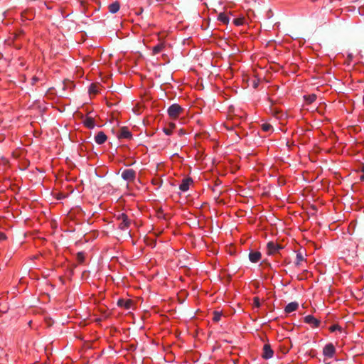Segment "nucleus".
<instances>
[{
	"label": "nucleus",
	"instance_id": "nucleus-19",
	"mask_svg": "<svg viewBox=\"0 0 364 364\" xmlns=\"http://www.w3.org/2000/svg\"><path fill=\"white\" fill-rule=\"evenodd\" d=\"M233 23L237 26H242L246 23V19L244 16L236 18L233 20Z\"/></svg>",
	"mask_w": 364,
	"mask_h": 364
},
{
	"label": "nucleus",
	"instance_id": "nucleus-22",
	"mask_svg": "<svg viewBox=\"0 0 364 364\" xmlns=\"http://www.w3.org/2000/svg\"><path fill=\"white\" fill-rule=\"evenodd\" d=\"M329 331L331 332H334L336 331H338L341 332L342 331V328H341V326H339L338 324H334V325H333V326L329 327Z\"/></svg>",
	"mask_w": 364,
	"mask_h": 364
},
{
	"label": "nucleus",
	"instance_id": "nucleus-11",
	"mask_svg": "<svg viewBox=\"0 0 364 364\" xmlns=\"http://www.w3.org/2000/svg\"><path fill=\"white\" fill-rule=\"evenodd\" d=\"M262 257V255L259 251L250 252L249 253V259L252 263L258 262Z\"/></svg>",
	"mask_w": 364,
	"mask_h": 364
},
{
	"label": "nucleus",
	"instance_id": "nucleus-12",
	"mask_svg": "<svg viewBox=\"0 0 364 364\" xmlns=\"http://www.w3.org/2000/svg\"><path fill=\"white\" fill-rule=\"evenodd\" d=\"M83 124L88 129H93L95 127V121L92 117L86 116L83 119Z\"/></svg>",
	"mask_w": 364,
	"mask_h": 364
},
{
	"label": "nucleus",
	"instance_id": "nucleus-28",
	"mask_svg": "<svg viewBox=\"0 0 364 364\" xmlns=\"http://www.w3.org/2000/svg\"><path fill=\"white\" fill-rule=\"evenodd\" d=\"M6 239V235L4 232H0V241H4Z\"/></svg>",
	"mask_w": 364,
	"mask_h": 364
},
{
	"label": "nucleus",
	"instance_id": "nucleus-30",
	"mask_svg": "<svg viewBox=\"0 0 364 364\" xmlns=\"http://www.w3.org/2000/svg\"><path fill=\"white\" fill-rule=\"evenodd\" d=\"M252 85L255 88H257L258 86V81L256 82V80H253Z\"/></svg>",
	"mask_w": 364,
	"mask_h": 364
},
{
	"label": "nucleus",
	"instance_id": "nucleus-7",
	"mask_svg": "<svg viewBox=\"0 0 364 364\" xmlns=\"http://www.w3.org/2000/svg\"><path fill=\"white\" fill-rule=\"evenodd\" d=\"M193 183V180L191 178H185L182 180L181 183L179 186V189L183 191H187L190 186Z\"/></svg>",
	"mask_w": 364,
	"mask_h": 364
},
{
	"label": "nucleus",
	"instance_id": "nucleus-17",
	"mask_svg": "<svg viewBox=\"0 0 364 364\" xmlns=\"http://www.w3.org/2000/svg\"><path fill=\"white\" fill-rule=\"evenodd\" d=\"M176 128V124L173 122H170L168 124V127L164 128L163 131L166 135L170 136L172 134L173 129Z\"/></svg>",
	"mask_w": 364,
	"mask_h": 364
},
{
	"label": "nucleus",
	"instance_id": "nucleus-18",
	"mask_svg": "<svg viewBox=\"0 0 364 364\" xmlns=\"http://www.w3.org/2000/svg\"><path fill=\"white\" fill-rule=\"evenodd\" d=\"M218 20L223 24H228L229 22V17L225 13H220L218 16Z\"/></svg>",
	"mask_w": 364,
	"mask_h": 364
},
{
	"label": "nucleus",
	"instance_id": "nucleus-21",
	"mask_svg": "<svg viewBox=\"0 0 364 364\" xmlns=\"http://www.w3.org/2000/svg\"><path fill=\"white\" fill-rule=\"evenodd\" d=\"M261 127H262V131H264L265 132H272L273 130L272 126L269 123H263L261 125Z\"/></svg>",
	"mask_w": 364,
	"mask_h": 364
},
{
	"label": "nucleus",
	"instance_id": "nucleus-27",
	"mask_svg": "<svg viewBox=\"0 0 364 364\" xmlns=\"http://www.w3.org/2000/svg\"><path fill=\"white\" fill-rule=\"evenodd\" d=\"M77 257L80 262H83L85 257L82 252L77 253Z\"/></svg>",
	"mask_w": 364,
	"mask_h": 364
},
{
	"label": "nucleus",
	"instance_id": "nucleus-29",
	"mask_svg": "<svg viewBox=\"0 0 364 364\" xmlns=\"http://www.w3.org/2000/svg\"><path fill=\"white\" fill-rule=\"evenodd\" d=\"M362 175L360 176V180L364 181V166L362 168Z\"/></svg>",
	"mask_w": 364,
	"mask_h": 364
},
{
	"label": "nucleus",
	"instance_id": "nucleus-9",
	"mask_svg": "<svg viewBox=\"0 0 364 364\" xmlns=\"http://www.w3.org/2000/svg\"><path fill=\"white\" fill-rule=\"evenodd\" d=\"M117 136L119 139H129L132 138V134L127 127H122L117 134Z\"/></svg>",
	"mask_w": 364,
	"mask_h": 364
},
{
	"label": "nucleus",
	"instance_id": "nucleus-2",
	"mask_svg": "<svg viewBox=\"0 0 364 364\" xmlns=\"http://www.w3.org/2000/svg\"><path fill=\"white\" fill-rule=\"evenodd\" d=\"M283 249V247L274 242H269L267 244V253L269 255H273L279 252V250Z\"/></svg>",
	"mask_w": 364,
	"mask_h": 364
},
{
	"label": "nucleus",
	"instance_id": "nucleus-20",
	"mask_svg": "<svg viewBox=\"0 0 364 364\" xmlns=\"http://www.w3.org/2000/svg\"><path fill=\"white\" fill-rule=\"evenodd\" d=\"M90 93L97 94L99 92V85L96 84H91L89 87Z\"/></svg>",
	"mask_w": 364,
	"mask_h": 364
},
{
	"label": "nucleus",
	"instance_id": "nucleus-5",
	"mask_svg": "<svg viewBox=\"0 0 364 364\" xmlns=\"http://www.w3.org/2000/svg\"><path fill=\"white\" fill-rule=\"evenodd\" d=\"M122 178L128 182L134 181L136 178V171L133 169H124L122 173Z\"/></svg>",
	"mask_w": 364,
	"mask_h": 364
},
{
	"label": "nucleus",
	"instance_id": "nucleus-25",
	"mask_svg": "<svg viewBox=\"0 0 364 364\" xmlns=\"http://www.w3.org/2000/svg\"><path fill=\"white\" fill-rule=\"evenodd\" d=\"M305 99L309 103H312L316 100V95L314 94H312V95H310L306 97Z\"/></svg>",
	"mask_w": 364,
	"mask_h": 364
},
{
	"label": "nucleus",
	"instance_id": "nucleus-1",
	"mask_svg": "<svg viewBox=\"0 0 364 364\" xmlns=\"http://www.w3.org/2000/svg\"><path fill=\"white\" fill-rule=\"evenodd\" d=\"M184 109L178 104H172L167 109V113L168 117L172 119H178L183 113Z\"/></svg>",
	"mask_w": 364,
	"mask_h": 364
},
{
	"label": "nucleus",
	"instance_id": "nucleus-15",
	"mask_svg": "<svg viewBox=\"0 0 364 364\" xmlns=\"http://www.w3.org/2000/svg\"><path fill=\"white\" fill-rule=\"evenodd\" d=\"M120 8V4L118 1H114L109 6V11L112 14L117 13Z\"/></svg>",
	"mask_w": 364,
	"mask_h": 364
},
{
	"label": "nucleus",
	"instance_id": "nucleus-31",
	"mask_svg": "<svg viewBox=\"0 0 364 364\" xmlns=\"http://www.w3.org/2000/svg\"><path fill=\"white\" fill-rule=\"evenodd\" d=\"M38 81V78L36 77H33L32 78V85H35V83Z\"/></svg>",
	"mask_w": 364,
	"mask_h": 364
},
{
	"label": "nucleus",
	"instance_id": "nucleus-24",
	"mask_svg": "<svg viewBox=\"0 0 364 364\" xmlns=\"http://www.w3.org/2000/svg\"><path fill=\"white\" fill-rule=\"evenodd\" d=\"M303 260H304V257H303L302 254L301 252L297 253L296 257V262H295L296 264L299 265Z\"/></svg>",
	"mask_w": 364,
	"mask_h": 364
},
{
	"label": "nucleus",
	"instance_id": "nucleus-3",
	"mask_svg": "<svg viewBox=\"0 0 364 364\" xmlns=\"http://www.w3.org/2000/svg\"><path fill=\"white\" fill-rule=\"evenodd\" d=\"M336 354V348L333 343H327L323 348V355L325 358H333Z\"/></svg>",
	"mask_w": 364,
	"mask_h": 364
},
{
	"label": "nucleus",
	"instance_id": "nucleus-6",
	"mask_svg": "<svg viewBox=\"0 0 364 364\" xmlns=\"http://www.w3.org/2000/svg\"><path fill=\"white\" fill-rule=\"evenodd\" d=\"M304 322L311 325L314 328L318 327V326L320 324V321L311 315H308V316H305Z\"/></svg>",
	"mask_w": 364,
	"mask_h": 364
},
{
	"label": "nucleus",
	"instance_id": "nucleus-4",
	"mask_svg": "<svg viewBox=\"0 0 364 364\" xmlns=\"http://www.w3.org/2000/svg\"><path fill=\"white\" fill-rule=\"evenodd\" d=\"M118 220H120L119 224V228L122 230H126L129 228L130 221L128 219V217L124 213H121L118 216Z\"/></svg>",
	"mask_w": 364,
	"mask_h": 364
},
{
	"label": "nucleus",
	"instance_id": "nucleus-13",
	"mask_svg": "<svg viewBox=\"0 0 364 364\" xmlns=\"http://www.w3.org/2000/svg\"><path fill=\"white\" fill-rule=\"evenodd\" d=\"M299 307V304L297 302H291L288 304L284 309V311L287 314H290L293 311H295Z\"/></svg>",
	"mask_w": 364,
	"mask_h": 364
},
{
	"label": "nucleus",
	"instance_id": "nucleus-10",
	"mask_svg": "<svg viewBox=\"0 0 364 364\" xmlns=\"http://www.w3.org/2000/svg\"><path fill=\"white\" fill-rule=\"evenodd\" d=\"M107 139V137L103 132H99L95 136V141L99 145L103 144Z\"/></svg>",
	"mask_w": 364,
	"mask_h": 364
},
{
	"label": "nucleus",
	"instance_id": "nucleus-23",
	"mask_svg": "<svg viewBox=\"0 0 364 364\" xmlns=\"http://www.w3.org/2000/svg\"><path fill=\"white\" fill-rule=\"evenodd\" d=\"M221 316H222L221 312L214 311L213 320L215 322H218V321H219L220 320Z\"/></svg>",
	"mask_w": 364,
	"mask_h": 364
},
{
	"label": "nucleus",
	"instance_id": "nucleus-16",
	"mask_svg": "<svg viewBox=\"0 0 364 364\" xmlns=\"http://www.w3.org/2000/svg\"><path fill=\"white\" fill-rule=\"evenodd\" d=\"M164 48H165V45L164 43H159L158 45L153 47L152 54L153 55L159 54L164 49Z\"/></svg>",
	"mask_w": 364,
	"mask_h": 364
},
{
	"label": "nucleus",
	"instance_id": "nucleus-8",
	"mask_svg": "<svg viewBox=\"0 0 364 364\" xmlns=\"http://www.w3.org/2000/svg\"><path fill=\"white\" fill-rule=\"evenodd\" d=\"M274 351L269 344H264L263 347L262 358L264 359H269L273 357Z\"/></svg>",
	"mask_w": 364,
	"mask_h": 364
},
{
	"label": "nucleus",
	"instance_id": "nucleus-14",
	"mask_svg": "<svg viewBox=\"0 0 364 364\" xmlns=\"http://www.w3.org/2000/svg\"><path fill=\"white\" fill-rule=\"evenodd\" d=\"M119 306L124 307L126 309H130L132 306V301L130 300L119 299L117 301Z\"/></svg>",
	"mask_w": 364,
	"mask_h": 364
},
{
	"label": "nucleus",
	"instance_id": "nucleus-26",
	"mask_svg": "<svg viewBox=\"0 0 364 364\" xmlns=\"http://www.w3.org/2000/svg\"><path fill=\"white\" fill-rule=\"evenodd\" d=\"M261 306V303L258 297H255L253 299V307L254 308H259Z\"/></svg>",
	"mask_w": 364,
	"mask_h": 364
}]
</instances>
